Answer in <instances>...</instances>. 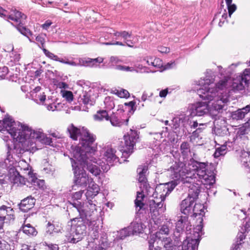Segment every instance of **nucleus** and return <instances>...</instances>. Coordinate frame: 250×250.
Here are the masks:
<instances>
[{"mask_svg": "<svg viewBox=\"0 0 250 250\" xmlns=\"http://www.w3.org/2000/svg\"><path fill=\"white\" fill-rule=\"evenodd\" d=\"M207 74L203 79L196 82L200 86L197 89V93L199 97L208 102L212 101L210 107L208 108L206 102H197L191 105L189 108L190 114L192 116H201L209 114L216 116L222 112L226 104L229 101V95L227 92L221 91L231 84V90L238 91L248 87L250 80V69H246L243 73L233 80L225 78L217 84H214L215 76L211 70H208Z\"/></svg>", "mask_w": 250, "mask_h": 250, "instance_id": "nucleus-1", "label": "nucleus"}, {"mask_svg": "<svg viewBox=\"0 0 250 250\" xmlns=\"http://www.w3.org/2000/svg\"><path fill=\"white\" fill-rule=\"evenodd\" d=\"M172 179L181 181L188 186V197L196 200L200 192L201 184L212 185L215 182L213 170L209 169L205 163L198 162L193 158L187 163L175 162L168 169Z\"/></svg>", "mask_w": 250, "mask_h": 250, "instance_id": "nucleus-2", "label": "nucleus"}, {"mask_svg": "<svg viewBox=\"0 0 250 250\" xmlns=\"http://www.w3.org/2000/svg\"><path fill=\"white\" fill-rule=\"evenodd\" d=\"M20 122H15L10 116L5 117L3 120H0V131L5 129L16 140L13 143L12 141L7 142V153L6 159L4 160L5 167H10L16 164L15 160L11 155V152L16 155L21 154L24 152V148L27 150H33L36 147L35 142L31 139L29 134L24 133L23 129L16 127Z\"/></svg>", "mask_w": 250, "mask_h": 250, "instance_id": "nucleus-3", "label": "nucleus"}, {"mask_svg": "<svg viewBox=\"0 0 250 250\" xmlns=\"http://www.w3.org/2000/svg\"><path fill=\"white\" fill-rule=\"evenodd\" d=\"M67 130L70 137L73 140H77L78 137H80L79 144L76 146H72L71 148L74 158L82 162L87 152L93 151L92 145L96 140V136L87 128L84 127L78 128L73 124L69 125Z\"/></svg>", "mask_w": 250, "mask_h": 250, "instance_id": "nucleus-4", "label": "nucleus"}, {"mask_svg": "<svg viewBox=\"0 0 250 250\" xmlns=\"http://www.w3.org/2000/svg\"><path fill=\"white\" fill-rule=\"evenodd\" d=\"M94 150L92 152H87L84 156L83 161L80 162L81 164H83L84 167L86 169L93 175L97 176L100 175L101 169L104 172H107L110 168L111 166H113L114 163L119 161V158L116 154V150L110 146H107L104 154L103 159L106 162L105 163L103 160L101 159L97 160L94 157V153L96 151L95 147L92 146Z\"/></svg>", "mask_w": 250, "mask_h": 250, "instance_id": "nucleus-5", "label": "nucleus"}, {"mask_svg": "<svg viewBox=\"0 0 250 250\" xmlns=\"http://www.w3.org/2000/svg\"><path fill=\"white\" fill-rule=\"evenodd\" d=\"M42 50L44 54L49 58L62 63L67 64L74 66L84 65L93 67L96 63H100L104 61V59L103 58L99 57L95 59H79L78 61H73L72 60H69L66 58H64V59L60 58L58 56L50 52L44 48H42Z\"/></svg>", "mask_w": 250, "mask_h": 250, "instance_id": "nucleus-6", "label": "nucleus"}, {"mask_svg": "<svg viewBox=\"0 0 250 250\" xmlns=\"http://www.w3.org/2000/svg\"><path fill=\"white\" fill-rule=\"evenodd\" d=\"M42 50L44 54L49 58L62 63L67 64L74 66L84 65L93 67L96 63H100L104 61V59L103 58L99 57L95 59H79L78 61H73L72 60H69L66 58H64V59L60 58L58 56L50 52L44 48H42Z\"/></svg>", "mask_w": 250, "mask_h": 250, "instance_id": "nucleus-7", "label": "nucleus"}, {"mask_svg": "<svg viewBox=\"0 0 250 250\" xmlns=\"http://www.w3.org/2000/svg\"><path fill=\"white\" fill-rule=\"evenodd\" d=\"M71 235L67 240L72 243H76L81 241L86 233V226L83 217H76L70 220Z\"/></svg>", "mask_w": 250, "mask_h": 250, "instance_id": "nucleus-8", "label": "nucleus"}, {"mask_svg": "<svg viewBox=\"0 0 250 250\" xmlns=\"http://www.w3.org/2000/svg\"><path fill=\"white\" fill-rule=\"evenodd\" d=\"M17 125L15 127L23 129L21 133L23 132L29 134L31 139L35 142V146H36L37 142L48 145L52 143V139L45 135L42 129H32L28 125L25 124H17ZM34 149H37V146L34 147Z\"/></svg>", "mask_w": 250, "mask_h": 250, "instance_id": "nucleus-9", "label": "nucleus"}, {"mask_svg": "<svg viewBox=\"0 0 250 250\" xmlns=\"http://www.w3.org/2000/svg\"><path fill=\"white\" fill-rule=\"evenodd\" d=\"M71 160L72 167L74 174V182L75 184L83 187H86L89 182L92 181V178L87 174L86 172L83 168L81 169L79 167V165L86 169V167H84L83 164H81L80 162L78 161L74 158H71Z\"/></svg>", "mask_w": 250, "mask_h": 250, "instance_id": "nucleus-10", "label": "nucleus"}, {"mask_svg": "<svg viewBox=\"0 0 250 250\" xmlns=\"http://www.w3.org/2000/svg\"><path fill=\"white\" fill-rule=\"evenodd\" d=\"M202 220L200 224L198 225L193 229V236H187V239L183 242L182 250H197L200 237L202 235L203 225Z\"/></svg>", "mask_w": 250, "mask_h": 250, "instance_id": "nucleus-11", "label": "nucleus"}, {"mask_svg": "<svg viewBox=\"0 0 250 250\" xmlns=\"http://www.w3.org/2000/svg\"><path fill=\"white\" fill-rule=\"evenodd\" d=\"M139 138L137 131L132 129L124 135L125 144L120 150L124 158H127L133 153L134 147Z\"/></svg>", "mask_w": 250, "mask_h": 250, "instance_id": "nucleus-12", "label": "nucleus"}, {"mask_svg": "<svg viewBox=\"0 0 250 250\" xmlns=\"http://www.w3.org/2000/svg\"><path fill=\"white\" fill-rule=\"evenodd\" d=\"M174 181L157 185L153 191L150 190L152 196L154 199L158 198L160 201L164 202L167 196L175 188L178 184V180L174 179Z\"/></svg>", "mask_w": 250, "mask_h": 250, "instance_id": "nucleus-13", "label": "nucleus"}, {"mask_svg": "<svg viewBox=\"0 0 250 250\" xmlns=\"http://www.w3.org/2000/svg\"><path fill=\"white\" fill-rule=\"evenodd\" d=\"M72 204L79 212V215L83 218L91 217L96 211V205L91 200L83 205L79 202H74Z\"/></svg>", "mask_w": 250, "mask_h": 250, "instance_id": "nucleus-14", "label": "nucleus"}, {"mask_svg": "<svg viewBox=\"0 0 250 250\" xmlns=\"http://www.w3.org/2000/svg\"><path fill=\"white\" fill-rule=\"evenodd\" d=\"M163 206L164 202L160 201L158 198L149 200V210L152 219L156 218L160 213L165 211L166 208H163Z\"/></svg>", "mask_w": 250, "mask_h": 250, "instance_id": "nucleus-15", "label": "nucleus"}, {"mask_svg": "<svg viewBox=\"0 0 250 250\" xmlns=\"http://www.w3.org/2000/svg\"><path fill=\"white\" fill-rule=\"evenodd\" d=\"M147 168L146 166H140L137 168V172L139 174L138 181L140 183V188L142 189L143 192H150V190L153 191V188L149 187V185L146 182V173L147 171Z\"/></svg>", "mask_w": 250, "mask_h": 250, "instance_id": "nucleus-16", "label": "nucleus"}, {"mask_svg": "<svg viewBox=\"0 0 250 250\" xmlns=\"http://www.w3.org/2000/svg\"><path fill=\"white\" fill-rule=\"evenodd\" d=\"M194 201L195 200L189 197L183 200L180 204V210L181 212L185 215H188L192 210L194 214H197L195 210V205L193 206Z\"/></svg>", "mask_w": 250, "mask_h": 250, "instance_id": "nucleus-17", "label": "nucleus"}, {"mask_svg": "<svg viewBox=\"0 0 250 250\" xmlns=\"http://www.w3.org/2000/svg\"><path fill=\"white\" fill-rule=\"evenodd\" d=\"M92 92L91 90L88 91H83L79 94L78 98V102L80 104H84L86 105L92 106L94 104L95 100L93 97H92Z\"/></svg>", "mask_w": 250, "mask_h": 250, "instance_id": "nucleus-18", "label": "nucleus"}, {"mask_svg": "<svg viewBox=\"0 0 250 250\" xmlns=\"http://www.w3.org/2000/svg\"><path fill=\"white\" fill-rule=\"evenodd\" d=\"M179 240L173 238L172 236L169 237L162 236L161 238V243L164 250H176V246Z\"/></svg>", "mask_w": 250, "mask_h": 250, "instance_id": "nucleus-19", "label": "nucleus"}, {"mask_svg": "<svg viewBox=\"0 0 250 250\" xmlns=\"http://www.w3.org/2000/svg\"><path fill=\"white\" fill-rule=\"evenodd\" d=\"M35 203V199L31 196L21 200L19 205V208L23 212H27L34 207Z\"/></svg>", "mask_w": 250, "mask_h": 250, "instance_id": "nucleus-20", "label": "nucleus"}, {"mask_svg": "<svg viewBox=\"0 0 250 250\" xmlns=\"http://www.w3.org/2000/svg\"><path fill=\"white\" fill-rule=\"evenodd\" d=\"M54 100L48 97L45 101L44 105L46 106V108L49 111L60 110L63 107V105L61 103H56Z\"/></svg>", "mask_w": 250, "mask_h": 250, "instance_id": "nucleus-21", "label": "nucleus"}, {"mask_svg": "<svg viewBox=\"0 0 250 250\" xmlns=\"http://www.w3.org/2000/svg\"><path fill=\"white\" fill-rule=\"evenodd\" d=\"M88 188L85 195L87 197L95 196L99 192L100 188L94 181L93 179L88 184Z\"/></svg>", "mask_w": 250, "mask_h": 250, "instance_id": "nucleus-22", "label": "nucleus"}, {"mask_svg": "<svg viewBox=\"0 0 250 250\" xmlns=\"http://www.w3.org/2000/svg\"><path fill=\"white\" fill-rule=\"evenodd\" d=\"M18 170L20 169L23 170L22 174H26L30 177L31 175H33V172L31 171V169H29V165L24 160L20 161L18 163V165L16 166Z\"/></svg>", "mask_w": 250, "mask_h": 250, "instance_id": "nucleus-23", "label": "nucleus"}, {"mask_svg": "<svg viewBox=\"0 0 250 250\" xmlns=\"http://www.w3.org/2000/svg\"><path fill=\"white\" fill-rule=\"evenodd\" d=\"M8 19L19 23V25L22 23L23 20L26 19V16L18 11H14L10 15L7 16Z\"/></svg>", "mask_w": 250, "mask_h": 250, "instance_id": "nucleus-24", "label": "nucleus"}, {"mask_svg": "<svg viewBox=\"0 0 250 250\" xmlns=\"http://www.w3.org/2000/svg\"><path fill=\"white\" fill-rule=\"evenodd\" d=\"M12 211V209L6 206H2L0 207V230L2 228L3 221L7 216L10 215V213Z\"/></svg>", "mask_w": 250, "mask_h": 250, "instance_id": "nucleus-25", "label": "nucleus"}, {"mask_svg": "<svg viewBox=\"0 0 250 250\" xmlns=\"http://www.w3.org/2000/svg\"><path fill=\"white\" fill-rule=\"evenodd\" d=\"M188 120V117L185 114H182L174 117L172 120V125L174 128H177L181 125H184V123Z\"/></svg>", "mask_w": 250, "mask_h": 250, "instance_id": "nucleus-26", "label": "nucleus"}, {"mask_svg": "<svg viewBox=\"0 0 250 250\" xmlns=\"http://www.w3.org/2000/svg\"><path fill=\"white\" fill-rule=\"evenodd\" d=\"M141 191H138L136 199L135 201V204L136 208H139V210L142 208L144 206V204L142 202L144 197H145V193L147 194V195H149L151 194V192H143L142 189H141Z\"/></svg>", "mask_w": 250, "mask_h": 250, "instance_id": "nucleus-27", "label": "nucleus"}, {"mask_svg": "<svg viewBox=\"0 0 250 250\" xmlns=\"http://www.w3.org/2000/svg\"><path fill=\"white\" fill-rule=\"evenodd\" d=\"M7 168L9 169L10 173H13L12 175L10 176L11 180L14 183L20 184L21 174L17 169H15L14 166L10 167H6Z\"/></svg>", "mask_w": 250, "mask_h": 250, "instance_id": "nucleus-28", "label": "nucleus"}, {"mask_svg": "<svg viewBox=\"0 0 250 250\" xmlns=\"http://www.w3.org/2000/svg\"><path fill=\"white\" fill-rule=\"evenodd\" d=\"M21 230L29 236H36L38 233L35 228L32 227L30 224L23 225Z\"/></svg>", "mask_w": 250, "mask_h": 250, "instance_id": "nucleus-29", "label": "nucleus"}, {"mask_svg": "<svg viewBox=\"0 0 250 250\" xmlns=\"http://www.w3.org/2000/svg\"><path fill=\"white\" fill-rule=\"evenodd\" d=\"M110 34H113L115 37L116 40H120L123 39L124 41L127 40V38L131 37V32H129L126 31H116L114 33H111L110 31L108 32Z\"/></svg>", "mask_w": 250, "mask_h": 250, "instance_id": "nucleus-30", "label": "nucleus"}, {"mask_svg": "<svg viewBox=\"0 0 250 250\" xmlns=\"http://www.w3.org/2000/svg\"><path fill=\"white\" fill-rule=\"evenodd\" d=\"M94 118L95 120L102 121L104 120L108 121L109 119V116L105 110H100L97 112L94 115Z\"/></svg>", "mask_w": 250, "mask_h": 250, "instance_id": "nucleus-31", "label": "nucleus"}, {"mask_svg": "<svg viewBox=\"0 0 250 250\" xmlns=\"http://www.w3.org/2000/svg\"><path fill=\"white\" fill-rule=\"evenodd\" d=\"M131 230L132 234L134 233H142L144 229V225L141 222H133L129 226Z\"/></svg>", "mask_w": 250, "mask_h": 250, "instance_id": "nucleus-32", "label": "nucleus"}, {"mask_svg": "<svg viewBox=\"0 0 250 250\" xmlns=\"http://www.w3.org/2000/svg\"><path fill=\"white\" fill-rule=\"evenodd\" d=\"M180 151L184 159L188 158L190 153L189 144L188 142H183L180 146Z\"/></svg>", "mask_w": 250, "mask_h": 250, "instance_id": "nucleus-33", "label": "nucleus"}, {"mask_svg": "<svg viewBox=\"0 0 250 250\" xmlns=\"http://www.w3.org/2000/svg\"><path fill=\"white\" fill-rule=\"evenodd\" d=\"M17 29L21 34L27 37L30 42H33V38H30V37L32 36L33 34L29 29L26 28L25 27L23 26L21 24L18 25L17 26Z\"/></svg>", "mask_w": 250, "mask_h": 250, "instance_id": "nucleus-34", "label": "nucleus"}, {"mask_svg": "<svg viewBox=\"0 0 250 250\" xmlns=\"http://www.w3.org/2000/svg\"><path fill=\"white\" fill-rule=\"evenodd\" d=\"M31 96L34 101L39 104H43L47 100L46 99V96L43 92L36 93V94L31 95Z\"/></svg>", "mask_w": 250, "mask_h": 250, "instance_id": "nucleus-35", "label": "nucleus"}, {"mask_svg": "<svg viewBox=\"0 0 250 250\" xmlns=\"http://www.w3.org/2000/svg\"><path fill=\"white\" fill-rule=\"evenodd\" d=\"M131 234H132L131 230L130 229V228L128 227L127 228H124L121 230H120L117 234V238L121 240L124 239L126 237L129 236Z\"/></svg>", "mask_w": 250, "mask_h": 250, "instance_id": "nucleus-36", "label": "nucleus"}, {"mask_svg": "<svg viewBox=\"0 0 250 250\" xmlns=\"http://www.w3.org/2000/svg\"><path fill=\"white\" fill-rule=\"evenodd\" d=\"M29 178V181L31 182V184L35 186V188H43L44 186V181L43 180H40L37 178L33 177L31 175Z\"/></svg>", "mask_w": 250, "mask_h": 250, "instance_id": "nucleus-37", "label": "nucleus"}, {"mask_svg": "<svg viewBox=\"0 0 250 250\" xmlns=\"http://www.w3.org/2000/svg\"><path fill=\"white\" fill-rule=\"evenodd\" d=\"M159 233H156L155 234L151 235L148 240L149 250H153L154 247V243L158 239L161 241V238L162 236H159Z\"/></svg>", "mask_w": 250, "mask_h": 250, "instance_id": "nucleus-38", "label": "nucleus"}, {"mask_svg": "<svg viewBox=\"0 0 250 250\" xmlns=\"http://www.w3.org/2000/svg\"><path fill=\"white\" fill-rule=\"evenodd\" d=\"M247 114L243 110V108L238 109L235 111L232 112L231 116L233 119L239 120L243 119Z\"/></svg>", "mask_w": 250, "mask_h": 250, "instance_id": "nucleus-39", "label": "nucleus"}, {"mask_svg": "<svg viewBox=\"0 0 250 250\" xmlns=\"http://www.w3.org/2000/svg\"><path fill=\"white\" fill-rule=\"evenodd\" d=\"M176 229L174 231L172 235H171L173 238H175L177 240H179L180 237V232L183 229L182 221L179 220L176 224Z\"/></svg>", "mask_w": 250, "mask_h": 250, "instance_id": "nucleus-40", "label": "nucleus"}, {"mask_svg": "<svg viewBox=\"0 0 250 250\" xmlns=\"http://www.w3.org/2000/svg\"><path fill=\"white\" fill-rule=\"evenodd\" d=\"M246 235L242 232H239L237 236L236 244L235 246L234 249L236 250H240V246L243 243V241L245 239Z\"/></svg>", "mask_w": 250, "mask_h": 250, "instance_id": "nucleus-41", "label": "nucleus"}, {"mask_svg": "<svg viewBox=\"0 0 250 250\" xmlns=\"http://www.w3.org/2000/svg\"><path fill=\"white\" fill-rule=\"evenodd\" d=\"M227 152V146L222 145L220 147H217L213 154L215 158H218L221 155H225Z\"/></svg>", "mask_w": 250, "mask_h": 250, "instance_id": "nucleus-42", "label": "nucleus"}, {"mask_svg": "<svg viewBox=\"0 0 250 250\" xmlns=\"http://www.w3.org/2000/svg\"><path fill=\"white\" fill-rule=\"evenodd\" d=\"M138 42V39L137 37L133 36L131 32V37L130 38H127V40H125L124 43L125 44H126L127 46L130 47H133L134 44H136Z\"/></svg>", "mask_w": 250, "mask_h": 250, "instance_id": "nucleus-43", "label": "nucleus"}, {"mask_svg": "<svg viewBox=\"0 0 250 250\" xmlns=\"http://www.w3.org/2000/svg\"><path fill=\"white\" fill-rule=\"evenodd\" d=\"M250 152L244 151L242 153L241 162L245 167H249L248 163L250 161Z\"/></svg>", "mask_w": 250, "mask_h": 250, "instance_id": "nucleus-44", "label": "nucleus"}, {"mask_svg": "<svg viewBox=\"0 0 250 250\" xmlns=\"http://www.w3.org/2000/svg\"><path fill=\"white\" fill-rule=\"evenodd\" d=\"M60 232H61L60 230L55 229V226L51 222H48L47 223L45 230V233L46 235H51L54 232L59 233Z\"/></svg>", "mask_w": 250, "mask_h": 250, "instance_id": "nucleus-45", "label": "nucleus"}, {"mask_svg": "<svg viewBox=\"0 0 250 250\" xmlns=\"http://www.w3.org/2000/svg\"><path fill=\"white\" fill-rule=\"evenodd\" d=\"M111 124L114 126H120L122 125V122L114 114L109 116Z\"/></svg>", "mask_w": 250, "mask_h": 250, "instance_id": "nucleus-46", "label": "nucleus"}, {"mask_svg": "<svg viewBox=\"0 0 250 250\" xmlns=\"http://www.w3.org/2000/svg\"><path fill=\"white\" fill-rule=\"evenodd\" d=\"M62 96L69 103L71 102L73 100V95L71 91H62Z\"/></svg>", "mask_w": 250, "mask_h": 250, "instance_id": "nucleus-47", "label": "nucleus"}, {"mask_svg": "<svg viewBox=\"0 0 250 250\" xmlns=\"http://www.w3.org/2000/svg\"><path fill=\"white\" fill-rule=\"evenodd\" d=\"M114 69L116 70L123 71H130L133 72L135 70V69L134 67L121 65H116L114 66Z\"/></svg>", "mask_w": 250, "mask_h": 250, "instance_id": "nucleus-48", "label": "nucleus"}, {"mask_svg": "<svg viewBox=\"0 0 250 250\" xmlns=\"http://www.w3.org/2000/svg\"><path fill=\"white\" fill-rule=\"evenodd\" d=\"M169 224L170 223L168 224H165L163 225L161 228L160 229L159 231L156 232V233H159V236H161V234H166L167 235L168 234L169 229Z\"/></svg>", "mask_w": 250, "mask_h": 250, "instance_id": "nucleus-49", "label": "nucleus"}, {"mask_svg": "<svg viewBox=\"0 0 250 250\" xmlns=\"http://www.w3.org/2000/svg\"><path fill=\"white\" fill-rule=\"evenodd\" d=\"M116 94L121 98H128L129 96V93L127 90L125 89H121L117 90Z\"/></svg>", "mask_w": 250, "mask_h": 250, "instance_id": "nucleus-50", "label": "nucleus"}, {"mask_svg": "<svg viewBox=\"0 0 250 250\" xmlns=\"http://www.w3.org/2000/svg\"><path fill=\"white\" fill-rule=\"evenodd\" d=\"M151 65L155 67L160 68L162 66V61L159 58L154 59L153 58V61L152 62H151Z\"/></svg>", "mask_w": 250, "mask_h": 250, "instance_id": "nucleus-51", "label": "nucleus"}, {"mask_svg": "<svg viewBox=\"0 0 250 250\" xmlns=\"http://www.w3.org/2000/svg\"><path fill=\"white\" fill-rule=\"evenodd\" d=\"M0 250H10V245L4 240H0Z\"/></svg>", "mask_w": 250, "mask_h": 250, "instance_id": "nucleus-52", "label": "nucleus"}, {"mask_svg": "<svg viewBox=\"0 0 250 250\" xmlns=\"http://www.w3.org/2000/svg\"><path fill=\"white\" fill-rule=\"evenodd\" d=\"M153 96V93L150 91H145L141 97V100L143 102H145L148 98L151 97Z\"/></svg>", "mask_w": 250, "mask_h": 250, "instance_id": "nucleus-53", "label": "nucleus"}, {"mask_svg": "<svg viewBox=\"0 0 250 250\" xmlns=\"http://www.w3.org/2000/svg\"><path fill=\"white\" fill-rule=\"evenodd\" d=\"M229 12V16L231 17L232 13L236 10L237 7L235 4H231L229 5H227Z\"/></svg>", "mask_w": 250, "mask_h": 250, "instance_id": "nucleus-54", "label": "nucleus"}, {"mask_svg": "<svg viewBox=\"0 0 250 250\" xmlns=\"http://www.w3.org/2000/svg\"><path fill=\"white\" fill-rule=\"evenodd\" d=\"M83 193V190H80L78 192H76L72 195V198L73 200H78L80 199Z\"/></svg>", "mask_w": 250, "mask_h": 250, "instance_id": "nucleus-55", "label": "nucleus"}, {"mask_svg": "<svg viewBox=\"0 0 250 250\" xmlns=\"http://www.w3.org/2000/svg\"><path fill=\"white\" fill-rule=\"evenodd\" d=\"M88 246L89 247H91V249L90 250H105V249L99 245L95 244L93 242L89 243L88 244Z\"/></svg>", "mask_w": 250, "mask_h": 250, "instance_id": "nucleus-56", "label": "nucleus"}, {"mask_svg": "<svg viewBox=\"0 0 250 250\" xmlns=\"http://www.w3.org/2000/svg\"><path fill=\"white\" fill-rule=\"evenodd\" d=\"M10 57L12 58V60H13L15 62H19L21 59L20 54L15 52L12 53Z\"/></svg>", "mask_w": 250, "mask_h": 250, "instance_id": "nucleus-57", "label": "nucleus"}, {"mask_svg": "<svg viewBox=\"0 0 250 250\" xmlns=\"http://www.w3.org/2000/svg\"><path fill=\"white\" fill-rule=\"evenodd\" d=\"M6 174L2 172L1 170L0 169V184L2 185L6 183Z\"/></svg>", "mask_w": 250, "mask_h": 250, "instance_id": "nucleus-58", "label": "nucleus"}, {"mask_svg": "<svg viewBox=\"0 0 250 250\" xmlns=\"http://www.w3.org/2000/svg\"><path fill=\"white\" fill-rule=\"evenodd\" d=\"M36 40L38 42V43H40L41 46H40V48H44V39L41 36H38L36 38Z\"/></svg>", "mask_w": 250, "mask_h": 250, "instance_id": "nucleus-59", "label": "nucleus"}, {"mask_svg": "<svg viewBox=\"0 0 250 250\" xmlns=\"http://www.w3.org/2000/svg\"><path fill=\"white\" fill-rule=\"evenodd\" d=\"M121 61L116 56H111L110 58L109 62L111 63L113 65L118 63L121 62Z\"/></svg>", "mask_w": 250, "mask_h": 250, "instance_id": "nucleus-60", "label": "nucleus"}, {"mask_svg": "<svg viewBox=\"0 0 250 250\" xmlns=\"http://www.w3.org/2000/svg\"><path fill=\"white\" fill-rule=\"evenodd\" d=\"M135 104L136 102L135 101H131L129 103H125V104L126 106H128L129 107H130V110H132L133 112H134L136 109V107H135Z\"/></svg>", "mask_w": 250, "mask_h": 250, "instance_id": "nucleus-61", "label": "nucleus"}, {"mask_svg": "<svg viewBox=\"0 0 250 250\" xmlns=\"http://www.w3.org/2000/svg\"><path fill=\"white\" fill-rule=\"evenodd\" d=\"M135 66L136 69L135 71L137 72H143L146 71V67L141 64H136Z\"/></svg>", "mask_w": 250, "mask_h": 250, "instance_id": "nucleus-62", "label": "nucleus"}, {"mask_svg": "<svg viewBox=\"0 0 250 250\" xmlns=\"http://www.w3.org/2000/svg\"><path fill=\"white\" fill-rule=\"evenodd\" d=\"M158 50L159 52L162 53H167L170 51L169 48L163 46L158 47Z\"/></svg>", "mask_w": 250, "mask_h": 250, "instance_id": "nucleus-63", "label": "nucleus"}, {"mask_svg": "<svg viewBox=\"0 0 250 250\" xmlns=\"http://www.w3.org/2000/svg\"><path fill=\"white\" fill-rule=\"evenodd\" d=\"M34 247H32L28 245L22 244L21 245V248L20 250H35Z\"/></svg>", "mask_w": 250, "mask_h": 250, "instance_id": "nucleus-64", "label": "nucleus"}]
</instances>
